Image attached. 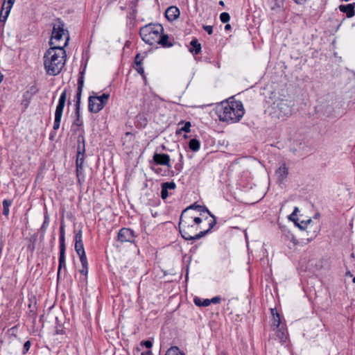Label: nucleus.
<instances>
[{
    "label": "nucleus",
    "mask_w": 355,
    "mask_h": 355,
    "mask_svg": "<svg viewBox=\"0 0 355 355\" xmlns=\"http://www.w3.org/2000/svg\"><path fill=\"white\" fill-rule=\"evenodd\" d=\"M84 162V155L80 151H78L77 153L76 157V168H81V166H83Z\"/></svg>",
    "instance_id": "2f4dec72"
},
{
    "label": "nucleus",
    "mask_w": 355,
    "mask_h": 355,
    "mask_svg": "<svg viewBox=\"0 0 355 355\" xmlns=\"http://www.w3.org/2000/svg\"><path fill=\"white\" fill-rule=\"evenodd\" d=\"M176 184L173 182H166L162 184L161 197L163 200L169 196L168 190H174Z\"/></svg>",
    "instance_id": "4468645a"
},
{
    "label": "nucleus",
    "mask_w": 355,
    "mask_h": 355,
    "mask_svg": "<svg viewBox=\"0 0 355 355\" xmlns=\"http://www.w3.org/2000/svg\"><path fill=\"white\" fill-rule=\"evenodd\" d=\"M11 205V201L10 200H4L3 201V214L5 216H8L9 214V207Z\"/></svg>",
    "instance_id": "473e14b6"
},
{
    "label": "nucleus",
    "mask_w": 355,
    "mask_h": 355,
    "mask_svg": "<svg viewBox=\"0 0 355 355\" xmlns=\"http://www.w3.org/2000/svg\"><path fill=\"white\" fill-rule=\"evenodd\" d=\"M354 7L355 3H353L347 5H340L338 8L340 12L346 13L348 18H351L354 16Z\"/></svg>",
    "instance_id": "dca6fc26"
},
{
    "label": "nucleus",
    "mask_w": 355,
    "mask_h": 355,
    "mask_svg": "<svg viewBox=\"0 0 355 355\" xmlns=\"http://www.w3.org/2000/svg\"><path fill=\"white\" fill-rule=\"evenodd\" d=\"M182 159H183L182 155L180 154V163L175 166V168L176 169L180 170L182 168Z\"/></svg>",
    "instance_id": "37998d69"
},
{
    "label": "nucleus",
    "mask_w": 355,
    "mask_h": 355,
    "mask_svg": "<svg viewBox=\"0 0 355 355\" xmlns=\"http://www.w3.org/2000/svg\"><path fill=\"white\" fill-rule=\"evenodd\" d=\"M110 98V94L103 93L101 96L92 95L88 99V110L92 113H98L107 103Z\"/></svg>",
    "instance_id": "0eeeda50"
},
{
    "label": "nucleus",
    "mask_w": 355,
    "mask_h": 355,
    "mask_svg": "<svg viewBox=\"0 0 355 355\" xmlns=\"http://www.w3.org/2000/svg\"><path fill=\"white\" fill-rule=\"evenodd\" d=\"M67 36L69 37V32L64 28V24L60 19H57L53 23L50 44L51 46L63 45Z\"/></svg>",
    "instance_id": "423d86ee"
},
{
    "label": "nucleus",
    "mask_w": 355,
    "mask_h": 355,
    "mask_svg": "<svg viewBox=\"0 0 355 355\" xmlns=\"http://www.w3.org/2000/svg\"><path fill=\"white\" fill-rule=\"evenodd\" d=\"M83 166H81V168H80L79 167L76 168V173H77L78 178H79V176L83 173Z\"/></svg>",
    "instance_id": "de8ad7c7"
},
{
    "label": "nucleus",
    "mask_w": 355,
    "mask_h": 355,
    "mask_svg": "<svg viewBox=\"0 0 355 355\" xmlns=\"http://www.w3.org/2000/svg\"><path fill=\"white\" fill-rule=\"evenodd\" d=\"M135 237V235L134 231L130 228H122L118 233V240L122 243H134Z\"/></svg>",
    "instance_id": "9d476101"
},
{
    "label": "nucleus",
    "mask_w": 355,
    "mask_h": 355,
    "mask_svg": "<svg viewBox=\"0 0 355 355\" xmlns=\"http://www.w3.org/2000/svg\"><path fill=\"white\" fill-rule=\"evenodd\" d=\"M311 222V219L307 220L306 221H302L301 223H304L305 225L310 223Z\"/></svg>",
    "instance_id": "8fccbe9b"
},
{
    "label": "nucleus",
    "mask_w": 355,
    "mask_h": 355,
    "mask_svg": "<svg viewBox=\"0 0 355 355\" xmlns=\"http://www.w3.org/2000/svg\"><path fill=\"white\" fill-rule=\"evenodd\" d=\"M67 98V91L64 90L60 95L58 104L55 112V120L53 123V130H57L60 128L62 112L64 107Z\"/></svg>",
    "instance_id": "6e6552de"
},
{
    "label": "nucleus",
    "mask_w": 355,
    "mask_h": 355,
    "mask_svg": "<svg viewBox=\"0 0 355 355\" xmlns=\"http://www.w3.org/2000/svg\"><path fill=\"white\" fill-rule=\"evenodd\" d=\"M139 352H140L141 355H152V352H151L150 349H146V351H144V349H142Z\"/></svg>",
    "instance_id": "a18cd8bd"
},
{
    "label": "nucleus",
    "mask_w": 355,
    "mask_h": 355,
    "mask_svg": "<svg viewBox=\"0 0 355 355\" xmlns=\"http://www.w3.org/2000/svg\"><path fill=\"white\" fill-rule=\"evenodd\" d=\"M346 275H349V276H350V277H351V276H352V275L351 274V272H347L346 273Z\"/></svg>",
    "instance_id": "5fc2aeb1"
},
{
    "label": "nucleus",
    "mask_w": 355,
    "mask_h": 355,
    "mask_svg": "<svg viewBox=\"0 0 355 355\" xmlns=\"http://www.w3.org/2000/svg\"><path fill=\"white\" fill-rule=\"evenodd\" d=\"M194 303L196 306H208L211 304V301L209 299H205L203 301L201 300L199 297H196L194 299Z\"/></svg>",
    "instance_id": "c85d7f7f"
},
{
    "label": "nucleus",
    "mask_w": 355,
    "mask_h": 355,
    "mask_svg": "<svg viewBox=\"0 0 355 355\" xmlns=\"http://www.w3.org/2000/svg\"><path fill=\"white\" fill-rule=\"evenodd\" d=\"M165 355H185L178 347H172L168 349Z\"/></svg>",
    "instance_id": "7c9ffc66"
},
{
    "label": "nucleus",
    "mask_w": 355,
    "mask_h": 355,
    "mask_svg": "<svg viewBox=\"0 0 355 355\" xmlns=\"http://www.w3.org/2000/svg\"><path fill=\"white\" fill-rule=\"evenodd\" d=\"M84 71H81L80 73V76L78 80V89H77V93L76 95V112H78V110H80V99H81V95L83 92V88L84 85Z\"/></svg>",
    "instance_id": "9b49d317"
},
{
    "label": "nucleus",
    "mask_w": 355,
    "mask_h": 355,
    "mask_svg": "<svg viewBox=\"0 0 355 355\" xmlns=\"http://www.w3.org/2000/svg\"><path fill=\"white\" fill-rule=\"evenodd\" d=\"M163 32L164 28L161 24H148L140 28L139 34L144 42L150 45H154L157 43L159 35Z\"/></svg>",
    "instance_id": "20e7f679"
},
{
    "label": "nucleus",
    "mask_w": 355,
    "mask_h": 355,
    "mask_svg": "<svg viewBox=\"0 0 355 355\" xmlns=\"http://www.w3.org/2000/svg\"><path fill=\"white\" fill-rule=\"evenodd\" d=\"M80 262L82 264V268L80 270V272L87 277L88 273V262L87 258L80 259Z\"/></svg>",
    "instance_id": "cd10ccee"
},
{
    "label": "nucleus",
    "mask_w": 355,
    "mask_h": 355,
    "mask_svg": "<svg viewBox=\"0 0 355 355\" xmlns=\"http://www.w3.org/2000/svg\"><path fill=\"white\" fill-rule=\"evenodd\" d=\"M3 79V73L0 71V83L2 82Z\"/></svg>",
    "instance_id": "603ef678"
},
{
    "label": "nucleus",
    "mask_w": 355,
    "mask_h": 355,
    "mask_svg": "<svg viewBox=\"0 0 355 355\" xmlns=\"http://www.w3.org/2000/svg\"><path fill=\"white\" fill-rule=\"evenodd\" d=\"M200 143L196 139H192L189 142V147L192 151H198L200 148Z\"/></svg>",
    "instance_id": "bb28decb"
},
{
    "label": "nucleus",
    "mask_w": 355,
    "mask_h": 355,
    "mask_svg": "<svg viewBox=\"0 0 355 355\" xmlns=\"http://www.w3.org/2000/svg\"><path fill=\"white\" fill-rule=\"evenodd\" d=\"M153 161L159 165L167 166L168 168H171L170 164V156L164 153H155L153 155Z\"/></svg>",
    "instance_id": "ddd939ff"
},
{
    "label": "nucleus",
    "mask_w": 355,
    "mask_h": 355,
    "mask_svg": "<svg viewBox=\"0 0 355 355\" xmlns=\"http://www.w3.org/2000/svg\"><path fill=\"white\" fill-rule=\"evenodd\" d=\"M293 105V101L279 98L272 103V110L278 119L284 120L291 115Z\"/></svg>",
    "instance_id": "39448f33"
},
{
    "label": "nucleus",
    "mask_w": 355,
    "mask_h": 355,
    "mask_svg": "<svg viewBox=\"0 0 355 355\" xmlns=\"http://www.w3.org/2000/svg\"><path fill=\"white\" fill-rule=\"evenodd\" d=\"M202 221V218L197 216L193 211H190L189 208L184 209L180 215L178 224L179 232L182 238L187 241L200 239L208 234L216 224L215 216H211V218L209 220L208 229L198 233V225Z\"/></svg>",
    "instance_id": "f257e3e1"
},
{
    "label": "nucleus",
    "mask_w": 355,
    "mask_h": 355,
    "mask_svg": "<svg viewBox=\"0 0 355 355\" xmlns=\"http://www.w3.org/2000/svg\"><path fill=\"white\" fill-rule=\"evenodd\" d=\"M220 19L223 23H227L230 19V16L227 12H223L220 15Z\"/></svg>",
    "instance_id": "c9c22d12"
},
{
    "label": "nucleus",
    "mask_w": 355,
    "mask_h": 355,
    "mask_svg": "<svg viewBox=\"0 0 355 355\" xmlns=\"http://www.w3.org/2000/svg\"><path fill=\"white\" fill-rule=\"evenodd\" d=\"M15 0H5L0 12V21L5 22Z\"/></svg>",
    "instance_id": "f8f14e48"
},
{
    "label": "nucleus",
    "mask_w": 355,
    "mask_h": 355,
    "mask_svg": "<svg viewBox=\"0 0 355 355\" xmlns=\"http://www.w3.org/2000/svg\"><path fill=\"white\" fill-rule=\"evenodd\" d=\"M145 55H142L140 53H137L135 58V64H142V61Z\"/></svg>",
    "instance_id": "e433bc0d"
},
{
    "label": "nucleus",
    "mask_w": 355,
    "mask_h": 355,
    "mask_svg": "<svg viewBox=\"0 0 355 355\" xmlns=\"http://www.w3.org/2000/svg\"><path fill=\"white\" fill-rule=\"evenodd\" d=\"M65 250L66 248H60V257H59V265L58 269V278H60V271L62 268L66 270V261H65Z\"/></svg>",
    "instance_id": "f3484780"
},
{
    "label": "nucleus",
    "mask_w": 355,
    "mask_h": 355,
    "mask_svg": "<svg viewBox=\"0 0 355 355\" xmlns=\"http://www.w3.org/2000/svg\"><path fill=\"white\" fill-rule=\"evenodd\" d=\"M31 99L30 98H24L22 100V104L27 107L30 103Z\"/></svg>",
    "instance_id": "49530a36"
},
{
    "label": "nucleus",
    "mask_w": 355,
    "mask_h": 355,
    "mask_svg": "<svg viewBox=\"0 0 355 355\" xmlns=\"http://www.w3.org/2000/svg\"><path fill=\"white\" fill-rule=\"evenodd\" d=\"M353 283H355V277L352 279Z\"/></svg>",
    "instance_id": "6e6d98bb"
},
{
    "label": "nucleus",
    "mask_w": 355,
    "mask_h": 355,
    "mask_svg": "<svg viewBox=\"0 0 355 355\" xmlns=\"http://www.w3.org/2000/svg\"><path fill=\"white\" fill-rule=\"evenodd\" d=\"M191 123L187 121L184 123V126L180 129V130L184 131L185 132H190Z\"/></svg>",
    "instance_id": "58836bf2"
},
{
    "label": "nucleus",
    "mask_w": 355,
    "mask_h": 355,
    "mask_svg": "<svg viewBox=\"0 0 355 355\" xmlns=\"http://www.w3.org/2000/svg\"><path fill=\"white\" fill-rule=\"evenodd\" d=\"M286 331L283 328H279L277 329V336L279 338L281 343H285L287 338Z\"/></svg>",
    "instance_id": "a878e982"
},
{
    "label": "nucleus",
    "mask_w": 355,
    "mask_h": 355,
    "mask_svg": "<svg viewBox=\"0 0 355 355\" xmlns=\"http://www.w3.org/2000/svg\"><path fill=\"white\" fill-rule=\"evenodd\" d=\"M277 179L279 182H282L284 180L288 173V169L286 167V164H282L277 171Z\"/></svg>",
    "instance_id": "a211bd4d"
},
{
    "label": "nucleus",
    "mask_w": 355,
    "mask_h": 355,
    "mask_svg": "<svg viewBox=\"0 0 355 355\" xmlns=\"http://www.w3.org/2000/svg\"><path fill=\"white\" fill-rule=\"evenodd\" d=\"M296 216H297V215H295V214H293V213H292V214L288 216V218H289V220H291L293 221L296 225H297V226H298L301 230L304 229V227H303L302 225H300V224H298V223H297V219Z\"/></svg>",
    "instance_id": "4c0bfd02"
},
{
    "label": "nucleus",
    "mask_w": 355,
    "mask_h": 355,
    "mask_svg": "<svg viewBox=\"0 0 355 355\" xmlns=\"http://www.w3.org/2000/svg\"><path fill=\"white\" fill-rule=\"evenodd\" d=\"M270 8L275 12H279L282 10L283 5L282 0H268Z\"/></svg>",
    "instance_id": "6ab92c4d"
},
{
    "label": "nucleus",
    "mask_w": 355,
    "mask_h": 355,
    "mask_svg": "<svg viewBox=\"0 0 355 355\" xmlns=\"http://www.w3.org/2000/svg\"><path fill=\"white\" fill-rule=\"evenodd\" d=\"M76 119L73 122V125L80 127L83 125V119L80 118V110H78V112H76Z\"/></svg>",
    "instance_id": "f704fd0d"
},
{
    "label": "nucleus",
    "mask_w": 355,
    "mask_h": 355,
    "mask_svg": "<svg viewBox=\"0 0 355 355\" xmlns=\"http://www.w3.org/2000/svg\"><path fill=\"white\" fill-rule=\"evenodd\" d=\"M168 36L167 35H163L160 34L159 37V40L157 41V43L156 44H160L163 47H171L173 46V44L171 42H168Z\"/></svg>",
    "instance_id": "4be33fe9"
},
{
    "label": "nucleus",
    "mask_w": 355,
    "mask_h": 355,
    "mask_svg": "<svg viewBox=\"0 0 355 355\" xmlns=\"http://www.w3.org/2000/svg\"><path fill=\"white\" fill-rule=\"evenodd\" d=\"M38 91L39 89L36 85H31L24 94L23 98L31 99L32 97L38 92Z\"/></svg>",
    "instance_id": "412c9836"
},
{
    "label": "nucleus",
    "mask_w": 355,
    "mask_h": 355,
    "mask_svg": "<svg viewBox=\"0 0 355 355\" xmlns=\"http://www.w3.org/2000/svg\"><path fill=\"white\" fill-rule=\"evenodd\" d=\"M134 69L142 76L144 81L146 80V77L144 74V69L142 67V64H135Z\"/></svg>",
    "instance_id": "72a5a7b5"
},
{
    "label": "nucleus",
    "mask_w": 355,
    "mask_h": 355,
    "mask_svg": "<svg viewBox=\"0 0 355 355\" xmlns=\"http://www.w3.org/2000/svg\"><path fill=\"white\" fill-rule=\"evenodd\" d=\"M153 346V343L150 340H144L141 342L139 347L137 348V352H140L146 347V349H150Z\"/></svg>",
    "instance_id": "c756f323"
},
{
    "label": "nucleus",
    "mask_w": 355,
    "mask_h": 355,
    "mask_svg": "<svg viewBox=\"0 0 355 355\" xmlns=\"http://www.w3.org/2000/svg\"><path fill=\"white\" fill-rule=\"evenodd\" d=\"M188 208H189L190 211H193L196 213V210L200 212V214L202 215V213H207L210 217L211 218V216H214L211 214V212L209 211V209L205 206H201V205H196L195 204L191 205Z\"/></svg>",
    "instance_id": "aec40b11"
},
{
    "label": "nucleus",
    "mask_w": 355,
    "mask_h": 355,
    "mask_svg": "<svg viewBox=\"0 0 355 355\" xmlns=\"http://www.w3.org/2000/svg\"><path fill=\"white\" fill-rule=\"evenodd\" d=\"M298 212H299V209H298V207H295L294 208V210H293V214H294L297 215Z\"/></svg>",
    "instance_id": "09e8293b"
},
{
    "label": "nucleus",
    "mask_w": 355,
    "mask_h": 355,
    "mask_svg": "<svg viewBox=\"0 0 355 355\" xmlns=\"http://www.w3.org/2000/svg\"><path fill=\"white\" fill-rule=\"evenodd\" d=\"M245 113L243 104L239 101L223 102L217 107L216 114L220 121L236 123Z\"/></svg>",
    "instance_id": "7ed1b4c3"
},
{
    "label": "nucleus",
    "mask_w": 355,
    "mask_h": 355,
    "mask_svg": "<svg viewBox=\"0 0 355 355\" xmlns=\"http://www.w3.org/2000/svg\"><path fill=\"white\" fill-rule=\"evenodd\" d=\"M69 42L67 36L63 45H56L49 48L44 55V64L46 73L50 76L58 75L65 64L66 51L64 49Z\"/></svg>",
    "instance_id": "f03ea898"
},
{
    "label": "nucleus",
    "mask_w": 355,
    "mask_h": 355,
    "mask_svg": "<svg viewBox=\"0 0 355 355\" xmlns=\"http://www.w3.org/2000/svg\"><path fill=\"white\" fill-rule=\"evenodd\" d=\"M75 250L80 259L87 258L83 242L82 230H80L75 235Z\"/></svg>",
    "instance_id": "1a4fd4ad"
},
{
    "label": "nucleus",
    "mask_w": 355,
    "mask_h": 355,
    "mask_svg": "<svg viewBox=\"0 0 355 355\" xmlns=\"http://www.w3.org/2000/svg\"><path fill=\"white\" fill-rule=\"evenodd\" d=\"M191 46L190 51L197 55L201 51V45L197 40H193L190 42Z\"/></svg>",
    "instance_id": "b1692460"
},
{
    "label": "nucleus",
    "mask_w": 355,
    "mask_h": 355,
    "mask_svg": "<svg viewBox=\"0 0 355 355\" xmlns=\"http://www.w3.org/2000/svg\"><path fill=\"white\" fill-rule=\"evenodd\" d=\"M287 237L289 239L291 242H292L293 243L294 245H295L298 243L297 240L295 239V237L293 234H288Z\"/></svg>",
    "instance_id": "79ce46f5"
},
{
    "label": "nucleus",
    "mask_w": 355,
    "mask_h": 355,
    "mask_svg": "<svg viewBox=\"0 0 355 355\" xmlns=\"http://www.w3.org/2000/svg\"><path fill=\"white\" fill-rule=\"evenodd\" d=\"M60 248H66L64 238V227L62 223H61L60 227Z\"/></svg>",
    "instance_id": "393cba45"
},
{
    "label": "nucleus",
    "mask_w": 355,
    "mask_h": 355,
    "mask_svg": "<svg viewBox=\"0 0 355 355\" xmlns=\"http://www.w3.org/2000/svg\"><path fill=\"white\" fill-rule=\"evenodd\" d=\"M271 312L273 315V322H272V326L273 327V330H275V329L280 328L279 327L280 323H281L280 315L277 312L275 313V310L272 309H271Z\"/></svg>",
    "instance_id": "5701e85b"
},
{
    "label": "nucleus",
    "mask_w": 355,
    "mask_h": 355,
    "mask_svg": "<svg viewBox=\"0 0 355 355\" xmlns=\"http://www.w3.org/2000/svg\"><path fill=\"white\" fill-rule=\"evenodd\" d=\"M219 4H220V6H224V5H225V3H224V2H223V1H219Z\"/></svg>",
    "instance_id": "864d4df0"
},
{
    "label": "nucleus",
    "mask_w": 355,
    "mask_h": 355,
    "mask_svg": "<svg viewBox=\"0 0 355 355\" xmlns=\"http://www.w3.org/2000/svg\"><path fill=\"white\" fill-rule=\"evenodd\" d=\"M31 342L29 340H27L26 342H25V343L24 344V347H23V354H25L26 353H27V352L29 350L30 347H31Z\"/></svg>",
    "instance_id": "ea45409f"
},
{
    "label": "nucleus",
    "mask_w": 355,
    "mask_h": 355,
    "mask_svg": "<svg viewBox=\"0 0 355 355\" xmlns=\"http://www.w3.org/2000/svg\"><path fill=\"white\" fill-rule=\"evenodd\" d=\"M231 28L230 24H226L225 26V30H230Z\"/></svg>",
    "instance_id": "3c124183"
},
{
    "label": "nucleus",
    "mask_w": 355,
    "mask_h": 355,
    "mask_svg": "<svg viewBox=\"0 0 355 355\" xmlns=\"http://www.w3.org/2000/svg\"><path fill=\"white\" fill-rule=\"evenodd\" d=\"M165 16L169 21H173L180 16V10L175 6H170L165 12Z\"/></svg>",
    "instance_id": "2eb2a0df"
},
{
    "label": "nucleus",
    "mask_w": 355,
    "mask_h": 355,
    "mask_svg": "<svg viewBox=\"0 0 355 355\" xmlns=\"http://www.w3.org/2000/svg\"><path fill=\"white\" fill-rule=\"evenodd\" d=\"M220 300L221 299L220 297H214L213 298H211L209 300L211 301V303L217 304L220 302Z\"/></svg>",
    "instance_id": "c03bdc74"
},
{
    "label": "nucleus",
    "mask_w": 355,
    "mask_h": 355,
    "mask_svg": "<svg viewBox=\"0 0 355 355\" xmlns=\"http://www.w3.org/2000/svg\"><path fill=\"white\" fill-rule=\"evenodd\" d=\"M202 28L209 35L213 33V27L211 26L204 25Z\"/></svg>",
    "instance_id": "a19ab883"
}]
</instances>
